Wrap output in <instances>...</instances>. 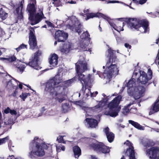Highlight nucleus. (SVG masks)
Masks as SVG:
<instances>
[{"label": "nucleus", "mask_w": 159, "mask_h": 159, "mask_svg": "<svg viewBox=\"0 0 159 159\" xmlns=\"http://www.w3.org/2000/svg\"><path fill=\"white\" fill-rule=\"evenodd\" d=\"M91 159H97L96 157L94 155H91Z\"/></svg>", "instance_id": "obj_57"}, {"label": "nucleus", "mask_w": 159, "mask_h": 159, "mask_svg": "<svg viewBox=\"0 0 159 159\" xmlns=\"http://www.w3.org/2000/svg\"><path fill=\"white\" fill-rule=\"evenodd\" d=\"M156 58L158 60V64L159 65V49Z\"/></svg>", "instance_id": "obj_53"}, {"label": "nucleus", "mask_w": 159, "mask_h": 159, "mask_svg": "<svg viewBox=\"0 0 159 159\" xmlns=\"http://www.w3.org/2000/svg\"><path fill=\"white\" fill-rule=\"evenodd\" d=\"M44 15L42 12L41 11L40 13H37L29 16V18L30 21V24L32 25H34L38 23L42 20L43 18H45Z\"/></svg>", "instance_id": "obj_13"}, {"label": "nucleus", "mask_w": 159, "mask_h": 159, "mask_svg": "<svg viewBox=\"0 0 159 159\" xmlns=\"http://www.w3.org/2000/svg\"><path fill=\"white\" fill-rule=\"evenodd\" d=\"M108 51V60L106 64V68L104 70L103 74L104 75L110 79L113 76H116L118 74L119 70L116 65L115 64L117 59L116 51L109 48Z\"/></svg>", "instance_id": "obj_2"}, {"label": "nucleus", "mask_w": 159, "mask_h": 159, "mask_svg": "<svg viewBox=\"0 0 159 159\" xmlns=\"http://www.w3.org/2000/svg\"><path fill=\"white\" fill-rule=\"evenodd\" d=\"M11 6L12 7H13V8H15V5H14V4H12V5H11Z\"/></svg>", "instance_id": "obj_64"}, {"label": "nucleus", "mask_w": 159, "mask_h": 159, "mask_svg": "<svg viewBox=\"0 0 159 159\" xmlns=\"http://www.w3.org/2000/svg\"><path fill=\"white\" fill-rule=\"evenodd\" d=\"M25 67L23 65L22 66H20L18 67V69H19L20 70L21 72H23L24 71V70L25 68Z\"/></svg>", "instance_id": "obj_47"}, {"label": "nucleus", "mask_w": 159, "mask_h": 159, "mask_svg": "<svg viewBox=\"0 0 159 159\" xmlns=\"http://www.w3.org/2000/svg\"><path fill=\"white\" fill-rule=\"evenodd\" d=\"M147 1V0H139V3L140 4H143L145 3Z\"/></svg>", "instance_id": "obj_49"}, {"label": "nucleus", "mask_w": 159, "mask_h": 159, "mask_svg": "<svg viewBox=\"0 0 159 159\" xmlns=\"http://www.w3.org/2000/svg\"><path fill=\"white\" fill-rule=\"evenodd\" d=\"M67 27L70 30L78 34L79 35L84 31V29L83 25L79 20H75V23L72 25H68Z\"/></svg>", "instance_id": "obj_12"}, {"label": "nucleus", "mask_w": 159, "mask_h": 159, "mask_svg": "<svg viewBox=\"0 0 159 159\" xmlns=\"http://www.w3.org/2000/svg\"><path fill=\"white\" fill-rule=\"evenodd\" d=\"M89 146L94 150L103 153H109L110 151L109 147L106 146L102 142H98V143H92L89 144Z\"/></svg>", "instance_id": "obj_10"}, {"label": "nucleus", "mask_w": 159, "mask_h": 159, "mask_svg": "<svg viewBox=\"0 0 159 159\" xmlns=\"http://www.w3.org/2000/svg\"><path fill=\"white\" fill-rule=\"evenodd\" d=\"M134 149L133 146H131L127 150V151H129V159H134L135 158Z\"/></svg>", "instance_id": "obj_28"}, {"label": "nucleus", "mask_w": 159, "mask_h": 159, "mask_svg": "<svg viewBox=\"0 0 159 159\" xmlns=\"http://www.w3.org/2000/svg\"><path fill=\"white\" fill-rule=\"evenodd\" d=\"M9 139L8 136L0 139V145L5 143Z\"/></svg>", "instance_id": "obj_37"}, {"label": "nucleus", "mask_w": 159, "mask_h": 159, "mask_svg": "<svg viewBox=\"0 0 159 159\" xmlns=\"http://www.w3.org/2000/svg\"><path fill=\"white\" fill-rule=\"evenodd\" d=\"M89 12V9H86V10H84V13L88 12Z\"/></svg>", "instance_id": "obj_59"}, {"label": "nucleus", "mask_w": 159, "mask_h": 159, "mask_svg": "<svg viewBox=\"0 0 159 159\" xmlns=\"http://www.w3.org/2000/svg\"><path fill=\"white\" fill-rule=\"evenodd\" d=\"M122 98L121 95H118L109 103L107 105L108 109L106 110L104 114L112 117H115L118 115L121 109L119 105Z\"/></svg>", "instance_id": "obj_6"}, {"label": "nucleus", "mask_w": 159, "mask_h": 159, "mask_svg": "<svg viewBox=\"0 0 159 159\" xmlns=\"http://www.w3.org/2000/svg\"><path fill=\"white\" fill-rule=\"evenodd\" d=\"M98 27H99V29L100 31H102V29L101 27H100V25H99Z\"/></svg>", "instance_id": "obj_60"}, {"label": "nucleus", "mask_w": 159, "mask_h": 159, "mask_svg": "<svg viewBox=\"0 0 159 159\" xmlns=\"http://www.w3.org/2000/svg\"><path fill=\"white\" fill-rule=\"evenodd\" d=\"M125 46L126 48H129V49L131 47L130 45L127 43H125Z\"/></svg>", "instance_id": "obj_51"}, {"label": "nucleus", "mask_w": 159, "mask_h": 159, "mask_svg": "<svg viewBox=\"0 0 159 159\" xmlns=\"http://www.w3.org/2000/svg\"><path fill=\"white\" fill-rule=\"evenodd\" d=\"M84 121L87 122V124L91 128H96L98 126V123L97 120L93 118H86Z\"/></svg>", "instance_id": "obj_23"}, {"label": "nucleus", "mask_w": 159, "mask_h": 159, "mask_svg": "<svg viewBox=\"0 0 159 159\" xmlns=\"http://www.w3.org/2000/svg\"><path fill=\"white\" fill-rule=\"evenodd\" d=\"M42 28H46L47 26L46 25H44L43 26H42Z\"/></svg>", "instance_id": "obj_63"}, {"label": "nucleus", "mask_w": 159, "mask_h": 159, "mask_svg": "<svg viewBox=\"0 0 159 159\" xmlns=\"http://www.w3.org/2000/svg\"><path fill=\"white\" fill-rule=\"evenodd\" d=\"M135 3H137L138 2V1L137 0H132Z\"/></svg>", "instance_id": "obj_61"}, {"label": "nucleus", "mask_w": 159, "mask_h": 159, "mask_svg": "<svg viewBox=\"0 0 159 159\" xmlns=\"http://www.w3.org/2000/svg\"><path fill=\"white\" fill-rule=\"evenodd\" d=\"M69 104L67 103H63L62 104V111L65 113L68 111Z\"/></svg>", "instance_id": "obj_32"}, {"label": "nucleus", "mask_w": 159, "mask_h": 159, "mask_svg": "<svg viewBox=\"0 0 159 159\" xmlns=\"http://www.w3.org/2000/svg\"><path fill=\"white\" fill-rule=\"evenodd\" d=\"M109 2L110 3H116V2H119V1H117L113 0V1H110Z\"/></svg>", "instance_id": "obj_56"}, {"label": "nucleus", "mask_w": 159, "mask_h": 159, "mask_svg": "<svg viewBox=\"0 0 159 159\" xmlns=\"http://www.w3.org/2000/svg\"><path fill=\"white\" fill-rule=\"evenodd\" d=\"M159 111V96L156 101L152 105L149 115H151Z\"/></svg>", "instance_id": "obj_20"}, {"label": "nucleus", "mask_w": 159, "mask_h": 159, "mask_svg": "<svg viewBox=\"0 0 159 159\" xmlns=\"http://www.w3.org/2000/svg\"><path fill=\"white\" fill-rule=\"evenodd\" d=\"M135 79L134 78H132L131 80H130L126 84V87L128 88V89L134 88V87L133 86L135 84Z\"/></svg>", "instance_id": "obj_29"}, {"label": "nucleus", "mask_w": 159, "mask_h": 159, "mask_svg": "<svg viewBox=\"0 0 159 159\" xmlns=\"http://www.w3.org/2000/svg\"><path fill=\"white\" fill-rule=\"evenodd\" d=\"M7 123V122H6ZM14 123L13 120L11 118L9 119L7 121V125H12Z\"/></svg>", "instance_id": "obj_42"}, {"label": "nucleus", "mask_w": 159, "mask_h": 159, "mask_svg": "<svg viewBox=\"0 0 159 159\" xmlns=\"http://www.w3.org/2000/svg\"><path fill=\"white\" fill-rule=\"evenodd\" d=\"M73 45L72 43L69 42H66L61 49V51L66 54H67L73 49Z\"/></svg>", "instance_id": "obj_21"}, {"label": "nucleus", "mask_w": 159, "mask_h": 159, "mask_svg": "<svg viewBox=\"0 0 159 159\" xmlns=\"http://www.w3.org/2000/svg\"><path fill=\"white\" fill-rule=\"evenodd\" d=\"M98 94V92L97 91H95L94 93H91V97H96Z\"/></svg>", "instance_id": "obj_48"}, {"label": "nucleus", "mask_w": 159, "mask_h": 159, "mask_svg": "<svg viewBox=\"0 0 159 159\" xmlns=\"http://www.w3.org/2000/svg\"><path fill=\"white\" fill-rule=\"evenodd\" d=\"M85 15L86 16V20H88L91 18L96 17H98V18L101 17L107 20L109 24L110 22H112V21L109 17L101 13L98 12L96 13H86Z\"/></svg>", "instance_id": "obj_14"}, {"label": "nucleus", "mask_w": 159, "mask_h": 159, "mask_svg": "<svg viewBox=\"0 0 159 159\" xmlns=\"http://www.w3.org/2000/svg\"><path fill=\"white\" fill-rule=\"evenodd\" d=\"M36 5V0H30V2L26 8V10L29 13V16L35 13L36 9L35 6Z\"/></svg>", "instance_id": "obj_18"}, {"label": "nucleus", "mask_w": 159, "mask_h": 159, "mask_svg": "<svg viewBox=\"0 0 159 159\" xmlns=\"http://www.w3.org/2000/svg\"><path fill=\"white\" fill-rule=\"evenodd\" d=\"M45 23L47 24V25L48 27L53 26V24L50 21L48 20H45Z\"/></svg>", "instance_id": "obj_45"}, {"label": "nucleus", "mask_w": 159, "mask_h": 159, "mask_svg": "<svg viewBox=\"0 0 159 159\" xmlns=\"http://www.w3.org/2000/svg\"><path fill=\"white\" fill-rule=\"evenodd\" d=\"M23 84L21 83H20L18 85V87H19L20 89H23Z\"/></svg>", "instance_id": "obj_54"}, {"label": "nucleus", "mask_w": 159, "mask_h": 159, "mask_svg": "<svg viewBox=\"0 0 159 159\" xmlns=\"http://www.w3.org/2000/svg\"><path fill=\"white\" fill-rule=\"evenodd\" d=\"M124 24V22L122 23L121 22H116L115 23L113 21L112 22H109V24L111 26L119 32L120 31L124 30V29L123 28Z\"/></svg>", "instance_id": "obj_19"}, {"label": "nucleus", "mask_w": 159, "mask_h": 159, "mask_svg": "<svg viewBox=\"0 0 159 159\" xmlns=\"http://www.w3.org/2000/svg\"><path fill=\"white\" fill-rule=\"evenodd\" d=\"M23 85H25V86H27L28 88L30 90H32L33 91H34V90H33L31 87L30 86L29 84H23Z\"/></svg>", "instance_id": "obj_55"}, {"label": "nucleus", "mask_w": 159, "mask_h": 159, "mask_svg": "<svg viewBox=\"0 0 159 159\" xmlns=\"http://www.w3.org/2000/svg\"><path fill=\"white\" fill-rule=\"evenodd\" d=\"M1 59L6 60L9 62H12L15 61L16 58L15 56H13L9 57L8 58L2 57Z\"/></svg>", "instance_id": "obj_31"}, {"label": "nucleus", "mask_w": 159, "mask_h": 159, "mask_svg": "<svg viewBox=\"0 0 159 159\" xmlns=\"http://www.w3.org/2000/svg\"><path fill=\"white\" fill-rule=\"evenodd\" d=\"M7 15L8 14L5 12L2 8H1L0 9V17L3 20L6 19Z\"/></svg>", "instance_id": "obj_30"}, {"label": "nucleus", "mask_w": 159, "mask_h": 159, "mask_svg": "<svg viewBox=\"0 0 159 159\" xmlns=\"http://www.w3.org/2000/svg\"><path fill=\"white\" fill-rule=\"evenodd\" d=\"M148 76L147 73L144 71H142L140 73V76L137 80V83L138 84H145L152 78V72L150 68L148 69Z\"/></svg>", "instance_id": "obj_9"}, {"label": "nucleus", "mask_w": 159, "mask_h": 159, "mask_svg": "<svg viewBox=\"0 0 159 159\" xmlns=\"http://www.w3.org/2000/svg\"><path fill=\"white\" fill-rule=\"evenodd\" d=\"M74 155L76 158H78L81 155V150L78 146H75L73 147Z\"/></svg>", "instance_id": "obj_25"}, {"label": "nucleus", "mask_w": 159, "mask_h": 159, "mask_svg": "<svg viewBox=\"0 0 159 159\" xmlns=\"http://www.w3.org/2000/svg\"><path fill=\"white\" fill-rule=\"evenodd\" d=\"M16 158H15V157L14 156L12 155L11 156V157L10 158H8L7 159H16Z\"/></svg>", "instance_id": "obj_58"}, {"label": "nucleus", "mask_w": 159, "mask_h": 159, "mask_svg": "<svg viewBox=\"0 0 159 159\" xmlns=\"http://www.w3.org/2000/svg\"><path fill=\"white\" fill-rule=\"evenodd\" d=\"M25 94H26V95H27V97L28 96H30V93H25Z\"/></svg>", "instance_id": "obj_62"}, {"label": "nucleus", "mask_w": 159, "mask_h": 159, "mask_svg": "<svg viewBox=\"0 0 159 159\" xmlns=\"http://www.w3.org/2000/svg\"><path fill=\"white\" fill-rule=\"evenodd\" d=\"M66 2L70 4H74L76 3V2L75 0H66Z\"/></svg>", "instance_id": "obj_44"}, {"label": "nucleus", "mask_w": 159, "mask_h": 159, "mask_svg": "<svg viewBox=\"0 0 159 159\" xmlns=\"http://www.w3.org/2000/svg\"><path fill=\"white\" fill-rule=\"evenodd\" d=\"M100 107V106L99 104H98L94 106V107L92 108V110H94L95 109H98Z\"/></svg>", "instance_id": "obj_52"}, {"label": "nucleus", "mask_w": 159, "mask_h": 159, "mask_svg": "<svg viewBox=\"0 0 159 159\" xmlns=\"http://www.w3.org/2000/svg\"><path fill=\"white\" fill-rule=\"evenodd\" d=\"M145 91L144 87L142 86L134 87L131 88H129L127 89V93L129 95L133 97L135 100L139 98Z\"/></svg>", "instance_id": "obj_7"}, {"label": "nucleus", "mask_w": 159, "mask_h": 159, "mask_svg": "<svg viewBox=\"0 0 159 159\" xmlns=\"http://www.w3.org/2000/svg\"><path fill=\"white\" fill-rule=\"evenodd\" d=\"M150 157L152 159H155L159 156V147H152L147 151Z\"/></svg>", "instance_id": "obj_17"}, {"label": "nucleus", "mask_w": 159, "mask_h": 159, "mask_svg": "<svg viewBox=\"0 0 159 159\" xmlns=\"http://www.w3.org/2000/svg\"><path fill=\"white\" fill-rule=\"evenodd\" d=\"M80 46L84 51L87 50V48H86V46L85 44L84 45L83 43H82L80 45Z\"/></svg>", "instance_id": "obj_46"}, {"label": "nucleus", "mask_w": 159, "mask_h": 159, "mask_svg": "<svg viewBox=\"0 0 159 159\" xmlns=\"http://www.w3.org/2000/svg\"><path fill=\"white\" fill-rule=\"evenodd\" d=\"M55 36L58 42H64L67 39L68 35L63 31L58 30L55 32Z\"/></svg>", "instance_id": "obj_15"}, {"label": "nucleus", "mask_w": 159, "mask_h": 159, "mask_svg": "<svg viewBox=\"0 0 159 159\" xmlns=\"http://www.w3.org/2000/svg\"><path fill=\"white\" fill-rule=\"evenodd\" d=\"M109 129L107 127L105 129L104 132L106 134L108 141L109 143L112 142L114 140L115 135L111 132L109 131Z\"/></svg>", "instance_id": "obj_24"}, {"label": "nucleus", "mask_w": 159, "mask_h": 159, "mask_svg": "<svg viewBox=\"0 0 159 159\" xmlns=\"http://www.w3.org/2000/svg\"><path fill=\"white\" fill-rule=\"evenodd\" d=\"M58 57L56 54H53L51 55L50 57L49 58V63L52 66L55 67L58 64Z\"/></svg>", "instance_id": "obj_22"}, {"label": "nucleus", "mask_w": 159, "mask_h": 159, "mask_svg": "<svg viewBox=\"0 0 159 159\" xmlns=\"http://www.w3.org/2000/svg\"><path fill=\"white\" fill-rule=\"evenodd\" d=\"M30 29L28 42L30 45V49L33 50L38 47L37 40L35 35V30L34 28L30 27Z\"/></svg>", "instance_id": "obj_11"}, {"label": "nucleus", "mask_w": 159, "mask_h": 159, "mask_svg": "<svg viewBox=\"0 0 159 159\" xmlns=\"http://www.w3.org/2000/svg\"><path fill=\"white\" fill-rule=\"evenodd\" d=\"M64 136H59L57 139V140L59 143H66V141H64L63 139Z\"/></svg>", "instance_id": "obj_36"}, {"label": "nucleus", "mask_w": 159, "mask_h": 159, "mask_svg": "<svg viewBox=\"0 0 159 159\" xmlns=\"http://www.w3.org/2000/svg\"><path fill=\"white\" fill-rule=\"evenodd\" d=\"M9 139L8 136L0 139V145L5 143Z\"/></svg>", "instance_id": "obj_38"}, {"label": "nucleus", "mask_w": 159, "mask_h": 159, "mask_svg": "<svg viewBox=\"0 0 159 159\" xmlns=\"http://www.w3.org/2000/svg\"><path fill=\"white\" fill-rule=\"evenodd\" d=\"M3 113L7 114L10 113L11 115H16L17 114L16 111L14 110L11 109L9 107H7L5 108L4 111Z\"/></svg>", "instance_id": "obj_27"}, {"label": "nucleus", "mask_w": 159, "mask_h": 159, "mask_svg": "<svg viewBox=\"0 0 159 159\" xmlns=\"http://www.w3.org/2000/svg\"><path fill=\"white\" fill-rule=\"evenodd\" d=\"M129 123L134 126V127L139 129L143 130L144 129V127H143L142 125H140L138 123L135 122L132 120H129Z\"/></svg>", "instance_id": "obj_26"}, {"label": "nucleus", "mask_w": 159, "mask_h": 159, "mask_svg": "<svg viewBox=\"0 0 159 159\" xmlns=\"http://www.w3.org/2000/svg\"><path fill=\"white\" fill-rule=\"evenodd\" d=\"M82 38L85 39H90V35L87 31L84 32L81 35Z\"/></svg>", "instance_id": "obj_33"}, {"label": "nucleus", "mask_w": 159, "mask_h": 159, "mask_svg": "<svg viewBox=\"0 0 159 159\" xmlns=\"http://www.w3.org/2000/svg\"><path fill=\"white\" fill-rule=\"evenodd\" d=\"M52 3L56 7H58L62 6L60 0H52Z\"/></svg>", "instance_id": "obj_34"}, {"label": "nucleus", "mask_w": 159, "mask_h": 159, "mask_svg": "<svg viewBox=\"0 0 159 159\" xmlns=\"http://www.w3.org/2000/svg\"><path fill=\"white\" fill-rule=\"evenodd\" d=\"M13 88L14 89H15V91L11 95L15 97L16 96V94L18 93V91H17V89H18V87L17 85V86L13 87Z\"/></svg>", "instance_id": "obj_41"}, {"label": "nucleus", "mask_w": 159, "mask_h": 159, "mask_svg": "<svg viewBox=\"0 0 159 159\" xmlns=\"http://www.w3.org/2000/svg\"><path fill=\"white\" fill-rule=\"evenodd\" d=\"M74 79H71L61 82V80L58 76L56 75L49 80L46 83L45 90L49 92L51 96L50 99H55L56 101L61 103L65 100V95L60 91L62 87L63 90L71 86Z\"/></svg>", "instance_id": "obj_1"}, {"label": "nucleus", "mask_w": 159, "mask_h": 159, "mask_svg": "<svg viewBox=\"0 0 159 159\" xmlns=\"http://www.w3.org/2000/svg\"><path fill=\"white\" fill-rule=\"evenodd\" d=\"M119 20L121 21H124L129 26L131 29H134L138 30L139 29L142 27L144 29V33L147 32L149 26V22L146 19L140 20L136 18H119Z\"/></svg>", "instance_id": "obj_5"}, {"label": "nucleus", "mask_w": 159, "mask_h": 159, "mask_svg": "<svg viewBox=\"0 0 159 159\" xmlns=\"http://www.w3.org/2000/svg\"><path fill=\"white\" fill-rule=\"evenodd\" d=\"M16 6L17 7L13 12L15 15L17 16V19L21 20L23 17V13L22 12L23 5V3H22V2H20V3L16 5Z\"/></svg>", "instance_id": "obj_16"}, {"label": "nucleus", "mask_w": 159, "mask_h": 159, "mask_svg": "<svg viewBox=\"0 0 159 159\" xmlns=\"http://www.w3.org/2000/svg\"><path fill=\"white\" fill-rule=\"evenodd\" d=\"M88 140L90 142H94L96 140L94 139L91 138H88Z\"/></svg>", "instance_id": "obj_50"}, {"label": "nucleus", "mask_w": 159, "mask_h": 159, "mask_svg": "<svg viewBox=\"0 0 159 159\" xmlns=\"http://www.w3.org/2000/svg\"><path fill=\"white\" fill-rule=\"evenodd\" d=\"M19 97L22 99L23 101H25L27 97L25 93H22L20 95Z\"/></svg>", "instance_id": "obj_40"}, {"label": "nucleus", "mask_w": 159, "mask_h": 159, "mask_svg": "<svg viewBox=\"0 0 159 159\" xmlns=\"http://www.w3.org/2000/svg\"><path fill=\"white\" fill-rule=\"evenodd\" d=\"M27 45H25L23 43H22V44H21L18 47L16 48L15 49L16 50L17 52H18L21 49L24 48H27Z\"/></svg>", "instance_id": "obj_35"}, {"label": "nucleus", "mask_w": 159, "mask_h": 159, "mask_svg": "<svg viewBox=\"0 0 159 159\" xmlns=\"http://www.w3.org/2000/svg\"><path fill=\"white\" fill-rule=\"evenodd\" d=\"M129 112V109L127 107H125L123 109L122 113L124 114L125 115Z\"/></svg>", "instance_id": "obj_43"}, {"label": "nucleus", "mask_w": 159, "mask_h": 159, "mask_svg": "<svg viewBox=\"0 0 159 159\" xmlns=\"http://www.w3.org/2000/svg\"><path fill=\"white\" fill-rule=\"evenodd\" d=\"M56 148L57 150L58 151L59 150V151H60L61 150L64 151L65 149V147L61 144H60L59 146H57Z\"/></svg>", "instance_id": "obj_39"}, {"label": "nucleus", "mask_w": 159, "mask_h": 159, "mask_svg": "<svg viewBox=\"0 0 159 159\" xmlns=\"http://www.w3.org/2000/svg\"><path fill=\"white\" fill-rule=\"evenodd\" d=\"M40 141L38 137H35L30 143V147L31 149L34 145V148L29 152L28 154L29 157L32 159L44 156L45 154L44 149H48V147L45 143H40Z\"/></svg>", "instance_id": "obj_4"}, {"label": "nucleus", "mask_w": 159, "mask_h": 159, "mask_svg": "<svg viewBox=\"0 0 159 159\" xmlns=\"http://www.w3.org/2000/svg\"><path fill=\"white\" fill-rule=\"evenodd\" d=\"M75 70L77 74L78 79L81 82L83 86L82 88H84V84L82 82V81L84 82L85 89H88L90 90L92 87L91 83V75L89 74L86 77L85 75L83 74V72L88 70L86 62L83 61L79 60L75 64Z\"/></svg>", "instance_id": "obj_3"}, {"label": "nucleus", "mask_w": 159, "mask_h": 159, "mask_svg": "<svg viewBox=\"0 0 159 159\" xmlns=\"http://www.w3.org/2000/svg\"><path fill=\"white\" fill-rule=\"evenodd\" d=\"M41 55V52L38 50L34 53V56L29 59V62L25 61L23 62L27 66H28L36 70L40 69L41 67L39 66L38 62L39 60V57Z\"/></svg>", "instance_id": "obj_8"}]
</instances>
